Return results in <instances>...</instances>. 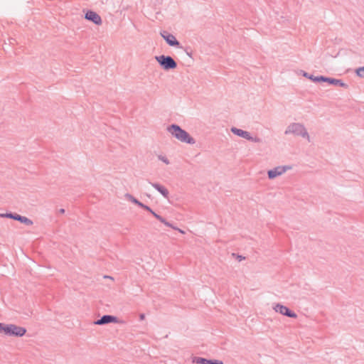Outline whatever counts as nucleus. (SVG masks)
Wrapping results in <instances>:
<instances>
[{
	"instance_id": "9d476101",
	"label": "nucleus",
	"mask_w": 364,
	"mask_h": 364,
	"mask_svg": "<svg viewBox=\"0 0 364 364\" xmlns=\"http://www.w3.org/2000/svg\"><path fill=\"white\" fill-rule=\"evenodd\" d=\"M318 80H321V82H328L331 85H333L336 86L342 87L344 88H348V85L346 83H344L341 80L332 78V77H328L323 75H320L319 78L317 79Z\"/></svg>"
},
{
	"instance_id": "7ed1b4c3",
	"label": "nucleus",
	"mask_w": 364,
	"mask_h": 364,
	"mask_svg": "<svg viewBox=\"0 0 364 364\" xmlns=\"http://www.w3.org/2000/svg\"><path fill=\"white\" fill-rule=\"evenodd\" d=\"M155 59L160 66L165 70H169L177 68V63L171 56L161 55L155 56Z\"/></svg>"
},
{
	"instance_id": "a878e982",
	"label": "nucleus",
	"mask_w": 364,
	"mask_h": 364,
	"mask_svg": "<svg viewBox=\"0 0 364 364\" xmlns=\"http://www.w3.org/2000/svg\"><path fill=\"white\" fill-rule=\"evenodd\" d=\"M6 213H0V217L1 218H6Z\"/></svg>"
},
{
	"instance_id": "4468645a",
	"label": "nucleus",
	"mask_w": 364,
	"mask_h": 364,
	"mask_svg": "<svg viewBox=\"0 0 364 364\" xmlns=\"http://www.w3.org/2000/svg\"><path fill=\"white\" fill-rule=\"evenodd\" d=\"M16 218H17V221H19L21 223H23L26 225H32L33 224V223L31 220H30L29 218H28L25 216H22V215H19V216L16 217Z\"/></svg>"
},
{
	"instance_id": "bb28decb",
	"label": "nucleus",
	"mask_w": 364,
	"mask_h": 364,
	"mask_svg": "<svg viewBox=\"0 0 364 364\" xmlns=\"http://www.w3.org/2000/svg\"><path fill=\"white\" fill-rule=\"evenodd\" d=\"M238 259H239L240 261H241L242 259H245V257L241 256V255H239L238 256Z\"/></svg>"
},
{
	"instance_id": "423d86ee",
	"label": "nucleus",
	"mask_w": 364,
	"mask_h": 364,
	"mask_svg": "<svg viewBox=\"0 0 364 364\" xmlns=\"http://www.w3.org/2000/svg\"><path fill=\"white\" fill-rule=\"evenodd\" d=\"M160 34L162 36V38L166 41L167 44H168L170 46L181 48L180 42L176 38V37L173 34L166 31H161Z\"/></svg>"
},
{
	"instance_id": "ddd939ff",
	"label": "nucleus",
	"mask_w": 364,
	"mask_h": 364,
	"mask_svg": "<svg viewBox=\"0 0 364 364\" xmlns=\"http://www.w3.org/2000/svg\"><path fill=\"white\" fill-rule=\"evenodd\" d=\"M150 184L157 190L164 198H168L169 192L164 186L158 183H151Z\"/></svg>"
},
{
	"instance_id": "dca6fc26",
	"label": "nucleus",
	"mask_w": 364,
	"mask_h": 364,
	"mask_svg": "<svg viewBox=\"0 0 364 364\" xmlns=\"http://www.w3.org/2000/svg\"><path fill=\"white\" fill-rule=\"evenodd\" d=\"M303 75L309 79H310L311 80H312L313 82H320L321 80H318L317 79L319 78V76H314L311 74H309L308 73H306V72H304V74Z\"/></svg>"
},
{
	"instance_id": "f257e3e1",
	"label": "nucleus",
	"mask_w": 364,
	"mask_h": 364,
	"mask_svg": "<svg viewBox=\"0 0 364 364\" xmlns=\"http://www.w3.org/2000/svg\"><path fill=\"white\" fill-rule=\"evenodd\" d=\"M168 132L178 140L189 144H194L196 140L179 125L173 124L167 127Z\"/></svg>"
},
{
	"instance_id": "b1692460",
	"label": "nucleus",
	"mask_w": 364,
	"mask_h": 364,
	"mask_svg": "<svg viewBox=\"0 0 364 364\" xmlns=\"http://www.w3.org/2000/svg\"><path fill=\"white\" fill-rule=\"evenodd\" d=\"M139 319H140L141 321L144 320V319H145V314H139Z\"/></svg>"
},
{
	"instance_id": "c85d7f7f",
	"label": "nucleus",
	"mask_w": 364,
	"mask_h": 364,
	"mask_svg": "<svg viewBox=\"0 0 364 364\" xmlns=\"http://www.w3.org/2000/svg\"><path fill=\"white\" fill-rule=\"evenodd\" d=\"M106 278L112 279V277H105Z\"/></svg>"
},
{
	"instance_id": "6ab92c4d",
	"label": "nucleus",
	"mask_w": 364,
	"mask_h": 364,
	"mask_svg": "<svg viewBox=\"0 0 364 364\" xmlns=\"http://www.w3.org/2000/svg\"><path fill=\"white\" fill-rule=\"evenodd\" d=\"M6 216L7 218H11V219L17 220L16 217H18L19 215L17 214V213H6Z\"/></svg>"
},
{
	"instance_id": "412c9836",
	"label": "nucleus",
	"mask_w": 364,
	"mask_h": 364,
	"mask_svg": "<svg viewBox=\"0 0 364 364\" xmlns=\"http://www.w3.org/2000/svg\"><path fill=\"white\" fill-rule=\"evenodd\" d=\"M6 325L3 323H0V333H4L6 335Z\"/></svg>"
},
{
	"instance_id": "f8f14e48",
	"label": "nucleus",
	"mask_w": 364,
	"mask_h": 364,
	"mask_svg": "<svg viewBox=\"0 0 364 364\" xmlns=\"http://www.w3.org/2000/svg\"><path fill=\"white\" fill-rule=\"evenodd\" d=\"M85 18L96 25H101L102 23L100 16L93 11H87Z\"/></svg>"
},
{
	"instance_id": "aec40b11",
	"label": "nucleus",
	"mask_w": 364,
	"mask_h": 364,
	"mask_svg": "<svg viewBox=\"0 0 364 364\" xmlns=\"http://www.w3.org/2000/svg\"><path fill=\"white\" fill-rule=\"evenodd\" d=\"M158 159L163 161L164 163H165L166 164H169L170 162H169V160L165 156H162V155H159L158 156Z\"/></svg>"
},
{
	"instance_id": "393cba45",
	"label": "nucleus",
	"mask_w": 364,
	"mask_h": 364,
	"mask_svg": "<svg viewBox=\"0 0 364 364\" xmlns=\"http://www.w3.org/2000/svg\"><path fill=\"white\" fill-rule=\"evenodd\" d=\"M58 213L60 214H63L65 213V209L63 208H60L59 210H58Z\"/></svg>"
},
{
	"instance_id": "1a4fd4ad",
	"label": "nucleus",
	"mask_w": 364,
	"mask_h": 364,
	"mask_svg": "<svg viewBox=\"0 0 364 364\" xmlns=\"http://www.w3.org/2000/svg\"><path fill=\"white\" fill-rule=\"evenodd\" d=\"M289 169H291V166H277L274 168L267 171L268 178L269 179H274L277 176H281Z\"/></svg>"
},
{
	"instance_id": "4be33fe9",
	"label": "nucleus",
	"mask_w": 364,
	"mask_h": 364,
	"mask_svg": "<svg viewBox=\"0 0 364 364\" xmlns=\"http://www.w3.org/2000/svg\"><path fill=\"white\" fill-rule=\"evenodd\" d=\"M210 364H224L222 360H211Z\"/></svg>"
},
{
	"instance_id": "0eeeda50",
	"label": "nucleus",
	"mask_w": 364,
	"mask_h": 364,
	"mask_svg": "<svg viewBox=\"0 0 364 364\" xmlns=\"http://www.w3.org/2000/svg\"><path fill=\"white\" fill-rule=\"evenodd\" d=\"M144 210L151 213L158 220H159L161 223H164L165 225L170 227L173 228V230H178L181 233L185 234V232L175 226H173L171 223L166 221L165 218L159 215V214L156 213L149 206L146 205L144 208Z\"/></svg>"
},
{
	"instance_id": "39448f33",
	"label": "nucleus",
	"mask_w": 364,
	"mask_h": 364,
	"mask_svg": "<svg viewBox=\"0 0 364 364\" xmlns=\"http://www.w3.org/2000/svg\"><path fill=\"white\" fill-rule=\"evenodd\" d=\"M231 132L238 136H240V137H242L248 141H253V142H255V143H260L262 142V139L257 136H255V137H252L250 134V132H247V131H244L242 129H238V128H236V127H232L231 128Z\"/></svg>"
},
{
	"instance_id": "f3484780",
	"label": "nucleus",
	"mask_w": 364,
	"mask_h": 364,
	"mask_svg": "<svg viewBox=\"0 0 364 364\" xmlns=\"http://www.w3.org/2000/svg\"><path fill=\"white\" fill-rule=\"evenodd\" d=\"M125 198L132 202L133 203L137 205V203H139V200H138L136 198H135L132 195L129 194V193H126L125 194Z\"/></svg>"
},
{
	"instance_id": "cd10ccee",
	"label": "nucleus",
	"mask_w": 364,
	"mask_h": 364,
	"mask_svg": "<svg viewBox=\"0 0 364 364\" xmlns=\"http://www.w3.org/2000/svg\"><path fill=\"white\" fill-rule=\"evenodd\" d=\"M186 52L187 55H188L189 57H191V58L192 57V56H191V53L188 52V51H187V50H186Z\"/></svg>"
},
{
	"instance_id": "9b49d317",
	"label": "nucleus",
	"mask_w": 364,
	"mask_h": 364,
	"mask_svg": "<svg viewBox=\"0 0 364 364\" xmlns=\"http://www.w3.org/2000/svg\"><path fill=\"white\" fill-rule=\"evenodd\" d=\"M118 321L117 317L112 315H104L100 318L94 321L95 325H105L110 323H117Z\"/></svg>"
},
{
	"instance_id": "f03ea898",
	"label": "nucleus",
	"mask_w": 364,
	"mask_h": 364,
	"mask_svg": "<svg viewBox=\"0 0 364 364\" xmlns=\"http://www.w3.org/2000/svg\"><path fill=\"white\" fill-rule=\"evenodd\" d=\"M284 134H293L296 136H300L310 141V136L309 135V133L305 127L304 126V124L301 123H291L287 127V129L284 132Z\"/></svg>"
},
{
	"instance_id": "6e6552de",
	"label": "nucleus",
	"mask_w": 364,
	"mask_h": 364,
	"mask_svg": "<svg viewBox=\"0 0 364 364\" xmlns=\"http://www.w3.org/2000/svg\"><path fill=\"white\" fill-rule=\"evenodd\" d=\"M274 309L276 312H279V314L286 316L289 318H296L297 315L296 313L290 310L288 307L282 305L280 304H277L274 306Z\"/></svg>"
},
{
	"instance_id": "5701e85b",
	"label": "nucleus",
	"mask_w": 364,
	"mask_h": 364,
	"mask_svg": "<svg viewBox=\"0 0 364 364\" xmlns=\"http://www.w3.org/2000/svg\"><path fill=\"white\" fill-rule=\"evenodd\" d=\"M137 205L139 206L140 208L144 209V208H145V206L146 205H145V204L142 203L141 202L139 201V203H137Z\"/></svg>"
},
{
	"instance_id": "2eb2a0df",
	"label": "nucleus",
	"mask_w": 364,
	"mask_h": 364,
	"mask_svg": "<svg viewBox=\"0 0 364 364\" xmlns=\"http://www.w3.org/2000/svg\"><path fill=\"white\" fill-rule=\"evenodd\" d=\"M193 361L197 364H210L211 360L200 357H194Z\"/></svg>"
},
{
	"instance_id": "20e7f679",
	"label": "nucleus",
	"mask_w": 364,
	"mask_h": 364,
	"mask_svg": "<svg viewBox=\"0 0 364 364\" xmlns=\"http://www.w3.org/2000/svg\"><path fill=\"white\" fill-rule=\"evenodd\" d=\"M26 333V329L15 324H7L6 335L9 336L22 337Z\"/></svg>"
},
{
	"instance_id": "a211bd4d",
	"label": "nucleus",
	"mask_w": 364,
	"mask_h": 364,
	"mask_svg": "<svg viewBox=\"0 0 364 364\" xmlns=\"http://www.w3.org/2000/svg\"><path fill=\"white\" fill-rule=\"evenodd\" d=\"M356 75L362 78H364V67H360L355 70Z\"/></svg>"
}]
</instances>
